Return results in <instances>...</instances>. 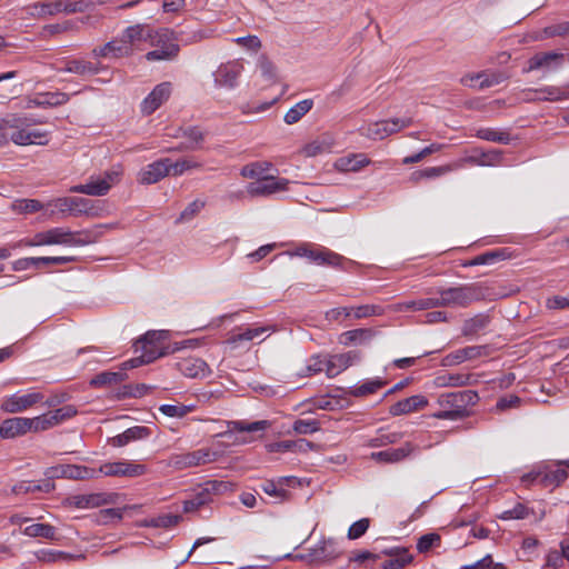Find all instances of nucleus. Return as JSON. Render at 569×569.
<instances>
[{"mask_svg":"<svg viewBox=\"0 0 569 569\" xmlns=\"http://www.w3.org/2000/svg\"><path fill=\"white\" fill-rule=\"evenodd\" d=\"M479 400L478 393L473 390L441 393L438 403L442 410L432 416L442 420H457L468 415V407L475 406Z\"/></svg>","mask_w":569,"mask_h":569,"instance_id":"f257e3e1","label":"nucleus"},{"mask_svg":"<svg viewBox=\"0 0 569 569\" xmlns=\"http://www.w3.org/2000/svg\"><path fill=\"white\" fill-rule=\"evenodd\" d=\"M90 234L83 231H71L68 228L57 227L38 232L31 240L21 241L20 244L29 247L62 244L69 247H83L91 243Z\"/></svg>","mask_w":569,"mask_h":569,"instance_id":"f03ea898","label":"nucleus"},{"mask_svg":"<svg viewBox=\"0 0 569 569\" xmlns=\"http://www.w3.org/2000/svg\"><path fill=\"white\" fill-rule=\"evenodd\" d=\"M233 489V483L224 480H207L200 483L193 496L183 502V510L192 512L212 502L214 498Z\"/></svg>","mask_w":569,"mask_h":569,"instance_id":"7ed1b4c3","label":"nucleus"},{"mask_svg":"<svg viewBox=\"0 0 569 569\" xmlns=\"http://www.w3.org/2000/svg\"><path fill=\"white\" fill-rule=\"evenodd\" d=\"M438 295L441 307L448 308H465L482 297L480 287L473 283L440 289Z\"/></svg>","mask_w":569,"mask_h":569,"instance_id":"20e7f679","label":"nucleus"},{"mask_svg":"<svg viewBox=\"0 0 569 569\" xmlns=\"http://www.w3.org/2000/svg\"><path fill=\"white\" fill-rule=\"evenodd\" d=\"M220 456L219 451L211 448H200L190 452L171 455L163 463L174 470H183L214 462Z\"/></svg>","mask_w":569,"mask_h":569,"instance_id":"39448f33","label":"nucleus"},{"mask_svg":"<svg viewBox=\"0 0 569 569\" xmlns=\"http://www.w3.org/2000/svg\"><path fill=\"white\" fill-rule=\"evenodd\" d=\"M121 170L112 169L99 176H91L86 183L74 184L70 192L83 193L92 197H102L109 192L113 184L120 180Z\"/></svg>","mask_w":569,"mask_h":569,"instance_id":"423d86ee","label":"nucleus"},{"mask_svg":"<svg viewBox=\"0 0 569 569\" xmlns=\"http://www.w3.org/2000/svg\"><path fill=\"white\" fill-rule=\"evenodd\" d=\"M290 256L306 258L318 266H329L335 268H342L343 262L347 261L345 257L325 247L312 243H303L297 247L292 252H290Z\"/></svg>","mask_w":569,"mask_h":569,"instance_id":"0eeeda50","label":"nucleus"},{"mask_svg":"<svg viewBox=\"0 0 569 569\" xmlns=\"http://www.w3.org/2000/svg\"><path fill=\"white\" fill-rule=\"evenodd\" d=\"M166 34L164 32H154L149 26L137 24L128 27L123 31L121 39L124 44L130 47L131 54L136 50H144L149 44H159Z\"/></svg>","mask_w":569,"mask_h":569,"instance_id":"6e6552de","label":"nucleus"},{"mask_svg":"<svg viewBox=\"0 0 569 569\" xmlns=\"http://www.w3.org/2000/svg\"><path fill=\"white\" fill-rule=\"evenodd\" d=\"M134 351H140L141 355L123 362V369H132L153 362L158 358L166 356L168 353V348H164V346L152 345L140 338L134 343Z\"/></svg>","mask_w":569,"mask_h":569,"instance_id":"1a4fd4ad","label":"nucleus"},{"mask_svg":"<svg viewBox=\"0 0 569 569\" xmlns=\"http://www.w3.org/2000/svg\"><path fill=\"white\" fill-rule=\"evenodd\" d=\"M53 206L61 213L71 212L74 216L86 214V216H97L98 214V206L97 202L87 198L81 197H63L53 200Z\"/></svg>","mask_w":569,"mask_h":569,"instance_id":"9d476101","label":"nucleus"},{"mask_svg":"<svg viewBox=\"0 0 569 569\" xmlns=\"http://www.w3.org/2000/svg\"><path fill=\"white\" fill-rule=\"evenodd\" d=\"M98 471V477L103 475L106 477H126V478H136L143 476L147 472V467L141 463H134L130 461H114V462H104L100 466Z\"/></svg>","mask_w":569,"mask_h":569,"instance_id":"9b49d317","label":"nucleus"},{"mask_svg":"<svg viewBox=\"0 0 569 569\" xmlns=\"http://www.w3.org/2000/svg\"><path fill=\"white\" fill-rule=\"evenodd\" d=\"M290 181L286 178H276L273 176L258 179L247 186V192L250 197H269L271 194L287 191Z\"/></svg>","mask_w":569,"mask_h":569,"instance_id":"f8f14e48","label":"nucleus"},{"mask_svg":"<svg viewBox=\"0 0 569 569\" xmlns=\"http://www.w3.org/2000/svg\"><path fill=\"white\" fill-rule=\"evenodd\" d=\"M77 409L72 405H67L61 408H58L53 411H49L41 416L32 418L33 420V431H43L48 430L52 427H56L66 420L71 419L77 415Z\"/></svg>","mask_w":569,"mask_h":569,"instance_id":"ddd939ff","label":"nucleus"},{"mask_svg":"<svg viewBox=\"0 0 569 569\" xmlns=\"http://www.w3.org/2000/svg\"><path fill=\"white\" fill-rule=\"evenodd\" d=\"M43 400V395L41 392H28V393H13L9 397H6L1 402V409L4 412L17 413L28 410L33 407L36 403Z\"/></svg>","mask_w":569,"mask_h":569,"instance_id":"4468645a","label":"nucleus"},{"mask_svg":"<svg viewBox=\"0 0 569 569\" xmlns=\"http://www.w3.org/2000/svg\"><path fill=\"white\" fill-rule=\"evenodd\" d=\"M270 427V422L267 420H259L253 422H246L242 420H234V421H228L227 422V430L219 433V437L228 438L232 440L233 442L239 443H246L249 440L247 438H233L234 432H257V431H264Z\"/></svg>","mask_w":569,"mask_h":569,"instance_id":"2eb2a0df","label":"nucleus"},{"mask_svg":"<svg viewBox=\"0 0 569 569\" xmlns=\"http://www.w3.org/2000/svg\"><path fill=\"white\" fill-rule=\"evenodd\" d=\"M242 70L243 66L238 60H232L220 64L213 72L214 84L219 88H234Z\"/></svg>","mask_w":569,"mask_h":569,"instance_id":"dca6fc26","label":"nucleus"},{"mask_svg":"<svg viewBox=\"0 0 569 569\" xmlns=\"http://www.w3.org/2000/svg\"><path fill=\"white\" fill-rule=\"evenodd\" d=\"M156 32H164L167 34L166 37H162L163 39H161L162 41H160L159 44H151L152 47H156V49L149 51L146 54V59L148 61H159L174 58L179 52V46L172 39V32L168 29H160Z\"/></svg>","mask_w":569,"mask_h":569,"instance_id":"f3484780","label":"nucleus"},{"mask_svg":"<svg viewBox=\"0 0 569 569\" xmlns=\"http://www.w3.org/2000/svg\"><path fill=\"white\" fill-rule=\"evenodd\" d=\"M171 94V83L161 82L142 100L140 109L144 116H150L160 108Z\"/></svg>","mask_w":569,"mask_h":569,"instance_id":"a211bd4d","label":"nucleus"},{"mask_svg":"<svg viewBox=\"0 0 569 569\" xmlns=\"http://www.w3.org/2000/svg\"><path fill=\"white\" fill-rule=\"evenodd\" d=\"M170 174V159L157 160L144 168L138 174V181L142 184H152Z\"/></svg>","mask_w":569,"mask_h":569,"instance_id":"6ab92c4d","label":"nucleus"},{"mask_svg":"<svg viewBox=\"0 0 569 569\" xmlns=\"http://www.w3.org/2000/svg\"><path fill=\"white\" fill-rule=\"evenodd\" d=\"M565 59V54L556 51L538 52L528 61L526 72L543 69L547 71L559 68Z\"/></svg>","mask_w":569,"mask_h":569,"instance_id":"aec40b11","label":"nucleus"},{"mask_svg":"<svg viewBox=\"0 0 569 569\" xmlns=\"http://www.w3.org/2000/svg\"><path fill=\"white\" fill-rule=\"evenodd\" d=\"M33 430L32 418L14 417L6 419L0 425V436L4 439H11Z\"/></svg>","mask_w":569,"mask_h":569,"instance_id":"412c9836","label":"nucleus"},{"mask_svg":"<svg viewBox=\"0 0 569 569\" xmlns=\"http://www.w3.org/2000/svg\"><path fill=\"white\" fill-rule=\"evenodd\" d=\"M310 549L315 563L331 561L341 553L338 542L332 538H322Z\"/></svg>","mask_w":569,"mask_h":569,"instance_id":"4be33fe9","label":"nucleus"},{"mask_svg":"<svg viewBox=\"0 0 569 569\" xmlns=\"http://www.w3.org/2000/svg\"><path fill=\"white\" fill-rule=\"evenodd\" d=\"M361 355L357 350L348 351L346 353L332 355L327 357L328 368L327 377L333 378L340 372L349 368L351 365L360 361Z\"/></svg>","mask_w":569,"mask_h":569,"instance_id":"5701e85b","label":"nucleus"},{"mask_svg":"<svg viewBox=\"0 0 569 569\" xmlns=\"http://www.w3.org/2000/svg\"><path fill=\"white\" fill-rule=\"evenodd\" d=\"M417 449V446L412 445L411 442H406L399 448H390L387 450L372 452L371 458L378 462L396 463L408 458Z\"/></svg>","mask_w":569,"mask_h":569,"instance_id":"b1692460","label":"nucleus"},{"mask_svg":"<svg viewBox=\"0 0 569 569\" xmlns=\"http://www.w3.org/2000/svg\"><path fill=\"white\" fill-rule=\"evenodd\" d=\"M177 369L187 378H206L211 373L207 362L200 358L189 357L177 362Z\"/></svg>","mask_w":569,"mask_h":569,"instance_id":"393cba45","label":"nucleus"},{"mask_svg":"<svg viewBox=\"0 0 569 569\" xmlns=\"http://www.w3.org/2000/svg\"><path fill=\"white\" fill-rule=\"evenodd\" d=\"M27 12L29 16L38 19L54 16L60 12L67 13V0L36 2L27 7Z\"/></svg>","mask_w":569,"mask_h":569,"instance_id":"a878e982","label":"nucleus"},{"mask_svg":"<svg viewBox=\"0 0 569 569\" xmlns=\"http://www.w3.org/2000/svg\"><path fill=\"white\" fill-rule=\"evenodd\" d=\"M111 501V495L101 492L76 495L69 498L70 505L79 509L97 508L108 505Z\"/></svg>","mask_w":569,"mask_h":569,"instance_id":"bb28decb","label":"nucleus"},{"mask_svg":"<svg viewBox=\"0 0 569 569\" xmlns=\"http://www.w3.org/2000/svg\"><path fill=\"white\" fill-rule=\"evenodd\" d=\"M370 159L365 153H350L338 158L333 167L340 172H358L370 164Z\"/></svg>","mask_w":569,"mask_h":569,"instance_id":"cd10ccee","label":"nucleus"},{"mask_svg":"<svg viewBox=\"0 0 569 569\" xmlns=\"http://www.w3.org/2000/svg\"><path fill=\"white\" fill-rule=\"evenodd\" d=\"M569 459L557 461L553 465L545 467L543 477L541 481L546 486H559L568 477Z\"/></svg>","mask_w":569,"mask_h":569,"instance_id":"c85d7f7f","label":"nucleus"},{"mask_svg":"<svg viewBox=\"0 0 569 569\" xmlns=\"http://www.w3.org/2000/svg\"><path fill=\"white\" fill-rule=\"evenodd\" d=\"M428 405V400L422 395H415L393 403L389 408V413L393 417L418 411Z\"/></svg>","mask_w":569,"mask_h":569,"instance_id":"c756f323","label":"nucleus"},{"mask_svg":"<svg viewBox=\"0 0 569 569\" xmlns=\"http://www.w3.org/2000/svg\"><path fill=\"white\" fill-rule=\"evenodd\" d=\"M10 140L18 146H43L48 143V132L29 128L11 132Z\"/></svg>","mask_w":569,"mask_h":569,"instance_id":"7c9ffc66","label":"nucleus"},{"mask_svg":"<svg viewBox=\"0 0 569 569\" xmlns=\"http://www.w3.org/2000/svg\"><path fill=\"white\" fill-rule=\"evenodd\" d=\"M486 347L483 346H470L459 350H456L447 355L442 359L443 366H456L465 362L466 360L476 359L485 355Z\"/></svg>","mask_w":569,"mask_h":569,"instance_id":"2f4dec72","label":"nucleus"},{"mask_svg":"<svg viewBox=\"0 0 569 569\" xmlns=\"http://www.w3.org/2000/svg\"><path fill=\"white\" fill-rule=\"evenodd\" d=\"M92 54L97 58H121L130 54V47L119 38L107 42L102 47L94 48Z\"/></svg>","mask_w":569,"mask_h":569,"instance_id":"473e14b6","label":"nucleus"},{"mask_svg":"<svg viewBox=\"0 0 569 569\" xmlns=\"http://www.w3.org/2000/svg\"><path fill=\"white\" fill-rule=\"evenodd\" d=\"M151 436V430L144 426H134L128 428L122 433L114 436L110 439V443L113 447H123L129 442L147 439Z\"/></svg>","mask_w":569,"mask_h":569,"instance_id":"72a5a7b5","label":"nucleus"},{"mask_svg":"<svg viewBox=\"0 0 569 569\" xmlns=\"http://www.w3.org/2000/svg\"><path fill=\"white\" fill-rule=\"evenodd\" d=\"M381 553L392 557L382 563V569H402L412 562V555L405 548H391L382 550Z\"/></svg>","mask_w":569,"mask_h":569,"instance_id":"f704fd0d","label":"nucleus"},{"mask_svg":"<svg viewBox=\"0 0 569 569\" xmlns=\"http://www.w3.org/2000/svg\"><path fill=\"white\" fill-rule=\"evenodd\" d=\"M537 98H531L530 100L539 102H558L569 99V91L565 86H543L537 88Z\"/></svg>","mask_w":569,"mask_h":569,"instance_id":"c9c22d12","label":"nucleus"},{"mask_svg":"<svg viewBox=\"0 0 569 569\" xmlns=\"http://www.w3.org/2000/svg\"><path fill=\"white\" fill-rule=\"evenodd\" d=\"M312 447H313V443L306 439L282 440V441L272 442V443L267 445V450L269 452H288V451L307 452Z\"/></svg>","mask_w":569,"mask_h":569,"instance_id":"e433bc0d","label":"nucleus"},{"mask_svg":"<svg viewBox=\"0 0 569 569\" xmlns=\"http://www.w3.org/2000/svg\"><path fill=\"white\" fill-rule=\"evenodd\" d=\"M270 331H273L272 327L270 326L247 328L242 332L231 335L226 342L232 346L233 348H238L241 342L252 341Z\"/></svg>","mask_w":569,"mask_h":569,"instance_id":"4c0bfd02","label":"nucleus"},{"mask_svg":"<svg viewBox=\"0 0 569 569\" xmlns=\"http://www.w3.org/2000/svg\"><path fill=\"white\" fill-rule=\"evenodd\" d=\"M502 159V152L497 149L488 151L475 150L472 154L465 159V162L477 164V166H496L500 163Z\"/></svg>","mask_w":569,"mask_h":569,"instance_id":"58836bf2","label":"nucleus"},{"mask_svg":"<svg viewBox=\"0 0 569 569\" xmlns=\"http://www.w3.org/2000/svg\"><path fill=\"white\" fill-rule=\"evenodd\" d=\"M69 101V94L64 92H42L29 101V106L36 107H58Z\"/></svg>","mask_w":569,"mask_h":569,"instance_id":"ea45409f","label":"nucleus"},{"mask_svg":"<svg viewBox=\"0 0 569 569\" xmlns=\"http://www.w3.org/2000/svg\"><path fill=\"white\" fill-rule=\"evenodd\" d=\"M61 71L84 77L97 74L99 72V67L90 61L73 59L67 61L64 67L61 68Z\"/></svg>","mask_w":569,"mask_h":569,"instance_id":"a19ab883","label":"nucleus"},{"mask_svg":"<svg viewBox=\"0 0 569 569\" xmlns=\"http://www.w3.org/2000/svg\"><path fill=\"white\" fill-rule=\"evenodd\" d=\"M181 137L184 141L181 142L179 150H198L204 140V132L199 127H188L182 130Z\"/></svg>","mask_w":569,"mask_h":569,"instance_id":"79ce46f5","label":"nucleus"},{"mask_svg":"<svg viewBox=\"0 0 569 569\" xmlns=\"http://www.w3.org/2000/svg\"><path fill=\"white\" fill-rule=\"evenodd\" d=\"M471 378L470 373H443L436 377L435 385L437 387H463L471 385Z\"/></svg>","mask_w":569,"mask_h":569,"instance_id":"37998d69","label":"nucleus"},{"mask_svg":"<svg viewBox=\"0 0 569 569\" xmlns=\"http://www.w3.org/2000/svg\"><path fill=\"white\" fill-rule=\"evenodd\" d=\"M22 532L31 538L41 537L48 540L59 539L56 527L49 523H33L26 527Z\"/></svg>","mask_w":569,"mask_h":569,"instance_id":"c03bdc74","label":"nucleus"},{"mask_svg":"<svg viewBox=\"0 0 569 569\" xmlns=\"http://www.w3.org/2000/svg\"><path fill=\"white\" fill-rule=\"evenodd\" d=\"M490 322L488 315L479 313L472 318L467 319L462 326V335L466 337L475 336L486 329Z\"/></svg>","mask_w":569,"mask_h":569,"instance_id":"a18cd8bd","label":"nucleus"},{"mask_svg":"<svg viewBox=\"0 0 569 569\" xmlns=\"http://www.w3.org/2000/svg\"><path fill=\"white\" fill-rule=\"evenodd\" d=\"M476 137L486 141L508 144L511 141V136L507 130H499L495 128H479L476 131Z\"/></svg>","mask_w":569,"mask_h":569,"instance_id":"49530a36","label":"nucleus"},{"mask_svg":"<svg viewBox=\"0 0 569 569\" xmlns=\"http://www.w3.org/2000/svg\"><path fill=\"white\" fill-rule=\"evenodd\" d=\"M313 107L312 99H305L291 107L284 114V122L287 124L297 123L306 113H308Z\"/></svg>","mask_w":569,"mask_h":569,"instance_id":"de8ad7c7","label":"nucleus"},{"mask_svg":"<svg viewBox=\"0 0 569 569\" xmlns=\"http://www.w3.org/2000/svg\"><path fill=\"white\" fill-rule=\"evenodd\" d=\"M64 478L73 480L96 479L98 478V471L86 466L64 465Z\"/></svg>","mask_w":569,"mask_h":569,"instance_id":"09e8293b","label":"nucleus"},{"mask_svg":"<svg viewBox=\"0 0 569 569\" xmlns=\"http://www.w3.org/2000/svg\"><path fill=\"white\" fill-rule=\"evenodd\" d=\"M272 164L270 162H267V161H256V162H251L249 164H246L242 169H241V176L243 178H248V179H256V181H258V179H262L264 177H269L268 174H266L270 169H271Z\"/></svg>","mask_w":569,"mask_h":569,"instance_id":"8fccbe9b","label":"nucleus"},{"mask_svg":"<svg viewBox=\"0 0 569 569\" xmlns=\"http://www.w3.org/2000/svg\"><path fill=\"white\" fill-rule=\"evenodd\" d=\"M328 359L320 355L312 356L308 359L307 365L298 372L300 377H310L325 371L327 373Z\"/></svg>","mask_w":569,"mask_h":569,"instance_id":"3c124183","label":"nucleus"},{"mask_svg":"<svg viewBox=\"0 0 569 569\" xmlns=\"http://www.w3.org/2000/svg\"><path fill=\"white\" fill-rule=\"evenodd\" d=\"M361 136L371 140H382L388 136V130L382 120L376 122H369L359 128Z\"/></svg>","mask_w":569,"mask_h":569,"instance_id":"603ef678","label":"nucleus"},{"mask_svg":"<svg viewBox=\"0 0 569 569\" xmlns=\"http://www.w3.org/2000/svg\"><path fill=\"white\" fill-rule=\"evenodd\" d=\"M372 336L373 332L370 329H353L341 333L339 337V342L348 346L355 342L370 340Z\"/></svg>","mask_w":569,"mask_h":569,"instance_id":"864d4df0","label":"nucleus"},{"mask_svg":"<svg viewBox=\"0 0 569 569\" xmlns=\"http://www.w3.org/2000/svg\"><path fill=\"white\" fill-rule=\"evenodd\" d=\"M194 410L193 405H161L159 407V411L170 418H183L188 413L192 412Z\"/></svg>","mask_w":569,"mask_h":569,"instance_id":"5fc2aeb1","label":"nucleus"},{"mask_svg":"<svg viewBox=\"0 0 569 569\" xmlns=\"http://www.w3.org/2000/svg\"><path fill=\"white\" fill-rule=\"evenodd\" d=\"M124 379V375L120 371L111 372V371H104L99 375H97L91 380V386L94 387H103V386H110V385H117L121 382Z\"/></svg>","mask_w":569,"mask_h":569,"instance_id":"6e6d98bb","label":"nucleus"},{"mask_svg":"<svg viewBox=\"0 0 569 569\" xmlns=\"http://www.w3.org/2000/svg\"><path fill=\"white\" fill-rule=\"evenodd\" d=\"M200 167H201V163L198 162L193 158H183V159L178 160L176 162H172L170 160V174L176 176V177L177 176H181L186 171H189V170H192V169H198Z\"/></svg>","mask_w":569,"mask_h":569,"instance_id":"4d7b16f0","label":"nucleus"},{"mask_svg":"<svg viewBox=\"0 0 569 569\" xmlns=\"http://www.w3.org/2000/svg\"><path fill=\"white\" fill-rule=\"evenodd\" d=\"M405 306L407 309H412V310H428V309L441 307L438 291L432 297L411 300V301L406 302Z\"/></svg>","mask_w":569,"mask_h":569,"instance_id":"13d9d810","label":"nucleus"},{"mask_svg":"<svg viewBox=\"0 0 569 569\" xmlns=\"http://www.w3.org/2000/svg\"><path fill=\"white\" fill-rule=\"evenodd\" d=\"M287 480H289V478H281L278 482L266 481L261 485V489L268 496L282 500L286 498L288 492L282 488L281 483Z\"/></svg>","mask_w":569,"mask_h":569,"instance_id":"bf43d9fd","label":"nucleus"},{"mask_svg":"<svg viewBox=\"0 0 569 569\" xmlns=\"http://www.w3.org/2000/svg\"><path fill=\"white\" fill-rule=\"evenodd\" d=\"M38 560L43 562L69 561L73 557L63 551L42 549L36 552Z\"/></svg>","mask_w":569,"mask_h":569,"instance_id":"052dcab7","label":"nucleus"},{"mask_svg":"<svg viewBox=\"0 0 569 569\" xmlns=\"http://www.w3.org/2000/svg\"><path fill=\"white\" fill-rule=\"evenodd\" d=\"M42 207V203L36 199H20L12 203V209L19 213L38 212Z\"/></svg>","mask_w":569,"mask_h":569,"instance_id":"680f3d73","label":"nucleus"},{"mask_svg":"<svg viewBox=\"0 0 569 569\" xmlns=\"http://www.w3.org/2000/svg\"><path fill=\"white\" fill-rule=\"evenodd\" d=\"M505 250L488 251L486 253L475 257L472 260L466 263V266L491 264L497 260L505 259Z\"/></svg>","mask_w":569,"mask_h":569,"instance_id":"e2e57ef3","label":"nucleus"},{"mask_svg":"<svg viewBox=\"0 0 569 569\" xmlns=\"http://www.w3.org/2000/svg\"><path fill=\"white\" fill-rule=\"evenodd\" d=\"M320 422L315 419H298L293 422L292 429L298 435H310L320 430Z\"/></svg>","mask_w":569,"mask_h":569,"instance_id":"0e129e2a","label":"nucleus"},{"mask_svg":"<svg viewBox=\"0 0 569 569\" xmlns=\"http://www.w3.org/2000/svg\"><path fill=\"white\" fill-rule=\"evenodd\" d=\"M383 385H385V381H382L380 379L368 380V381H365L363 383H361L360 386L356 387L351 393L355 397H365V396L375 393Z\"/></svg>","mask_w":569,"mask_h":569,"instance_id":"69168bd1","label":"nucleus"},{"mask_svg":"<svg viewBox=\"0 0 569 569\" xmlns=\"http://www.w3.org/2000/svg\"><path fill=\"white\" fill-rule=\"evenodd\" d=\"M0 120L3 123L2 124L3 130H6L7 132H10V130H11V132H13V131H21V130L26 129L23 127L22 113H9Z\"/></svg>","mask_w":569,"mask_h":569,"instance_id":"338daca9","label":"nucleus"},{"mask_svg":"<svg viewBox=\"0 0 569 569\" xmlns=\"http://www.w3.org/2000/svg\"><path fill=\"white\" fill-rule=\"evenodd\" d=\"M382 312H383V309L380 306L363 305V306L353 308L351 316L355 319H363V318H369V317H373V316H380V315H382Z\"/></svg>","mask_w":569,"mask_h":569,"instance_id":"774afa93","label":"nucleus"}]
</instances>
